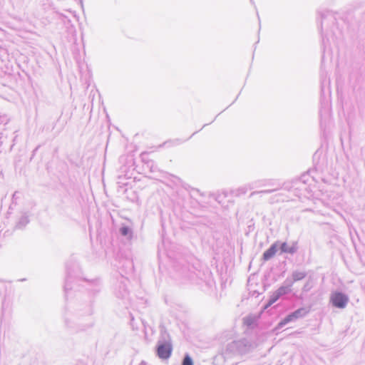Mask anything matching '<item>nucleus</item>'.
Returning <instances> with one entry per match:
<instances>
[{
  "label": "nucleus",
  "mask_w": 365,
  "mask_h": 365,
  "mask_svg": "<svg viewBox=\"0 0 365 365\" xmlns=\"http://www.w3.org/2000/svg\"><path fill=\"white\" fill-rule=\"evenodd\" d=\"M308 313V311L305 308H299L294 312L287 315L284 319H282L277 325L276 329H281L287 323L294 321L299 318L304 317Z\"/></svg>",
  "instance_id": "nucleus-4"
},
{
  "label": "nucleus",
  "mask_w": 365,
  "mask_h": 365,
  "mask_svg": "<svg viewBox=\"0 0 365 365\" xmlns=\"http://www.w3.org/2000/svg\"><path fill=\"white\" fill-rule=\"evenodd\" d=\"M279 297H280L274 292L269 299V304L271 305L274 304Z\"/></svg>",
  "instance_id": "nucleus-13"
},
{
  "label": "nucleus",
  "mask_w": 365,
  "mask_h": 365,
  "mask_svg": "<svg viewBox=\"0 0 365 365\" xmlns=\"http://www.w3.org/2000/svg\"><path fill=\"white\" fill-rule=\"evenodd\" d=\"M163 337H164V339H160L158 342L157 354L161 359H168L171 356L173 346L171 340L168 335L166 338L165 335H163Z\"/></svg>",
  "instance_id": "nucleus-2"
},
{
  "label": "nucleus",
  "mask_w": 365,
  "mask_h": 365,
  "mask_svg": "<svg viewBox=\"0 0 365 365\" xmlns=\"http://www.w3.org/2000/svg\"><path fill=\"white\" fill-rule=\"evenodd\" d=\"M280 250L283 253L294 254L297 252V247L294 245L289 246L287 242H283L281 244Z\"/></svg>",
  "instance_id": "nucleus-7"
},
{
  "label": "nucleus",
  "mask_w": 365,
  "mask_h": 365,
  "mask_svg": "<svg viewBox=\"0 0 365 365\" xmlns=\"http://www.w3.org/2000/svg\"><path fill=\"white\" fill-rule=\"evenodd\" d=\"M255 349V345L247 339L233 341L227 346V351L234 354H246Z\"/></svg>",
  "instance_id": "nucleus-1"
},
{
  "label": "nucleus",
  "mask_w": 365,
  "mask_h": 365,
  "mask_svg": "<svg viewBox=\"0 0 365 365\" xmlns=\"http://www.w3.org/2000/svg\"><path fill=\"white\" fill-rule=\"evenodd\" d=\"M314 285V282L312 277H309L304 285L302 287V291L304 292H307L310 291Z\"/></svg>",
  "instance_id": "nucleus-9"
},
{
  "label": "nucleus",
  "mask_w": 365,
  "mask_h": 365,
  "mask_svg": "<svg viewBox=\"0 0 365 365\" xmlns=\"http://www.w3.org/2000/svg\"><path fill=\"white\" fill-rule=\"evenodd\" d=\"M271 190H264V191H262L261 192H266V193H268V192H270Z\"/></svg>",
  "instance_id": "nucleus-16"
},
{
  "label": "nucleus",
  "mask_w": 365,
  "mask_h": 365,
  "mask_svg": "<svg viewBox=\"0 0 365 365\" xmlns=\"http://www.w3.org/2000/svg\"><path fill=\"white\" fill-rule=\"evenodd\" d=\"M9 119L7 116H0V131L4 129V126L8 123Z\"/></svg>",
  "instance_id": "nucleus-11"
},
{
  "label": "nucleus",
  "mask_w": 365,
  "mask_h": 365,
  "mask_svg": "<svg viewBox=\"0 0 365 365\" xmlns=\"http://www.w3.org/2000/svg\"><path fill=\"white\" fill-rule=\"evenodd\" d=\"M307 276V273L303 271H294L292 274V279H289V282H295L303 279Z\"/></svg>",
  "instance_id": "nucleus-8"
},
{
  "label": "nucleus",
  "mask_w": 365,
  "mask_h": 365,
  "mask_svg": "<svg viewBox=\"0 0 365 365\" xmlns=\"http://www.w3.org/2000/svg\"><path fill=\"white\" fill-rule=\"evenodd\" d=\"M80 4H81V7H83V0H80Z\"/></svg>",
  "instance_id": "nucleus-19"
},
{
  "label": "nucleus",
  "mask_w": 365,
  "mask_h": 365,
  "mask_svg": "<svg viewBox=\"0 0 365 365\" xmlns=\"http://www.w3.org/2000/svg\"><path fill=\"white\" fill-rule=\"evenodd\" d=\"M120 234L123 236H127L130 233V230L128 227H123L120 230Z\"/></svg>",
  "instance_id": "nucleus-14"
},
{
  "label": "nucleus",
  "mask_w": 365,
  "mask_h": 365,
  "mask_svg": "<svg viewBox=\"0 0 365 365\" xmlns=\"http://www.w3.org/2000/svg\"><path fill=\"white\" fill-rule=\"evenodd\" d=\"M245 322L247 324H250V320L245 319Z\"/></svg>",
  "instance_id": "nucleus-18"
},
{
  "label": "nucleus",
  "mask_w": 365,
  "mask_h": 365,
  "mask_svg": "<svg viewBox=\"0 0 365 365\" xmlns=\"http://www.w3.org/2000/svg\"><path fill=\"white\" fill-rule=\"evenodd\" d=\"M292 285L293 282H289V279L287 278L284 281V284L277 289L275 292L278 294V296L282 297V295H284L291 292V287Z\"/></svg>",
  "instance_id": "nucleus-6"
},
{
  "label": "nucleus",
  "mask_w": 365,
  "mask_h": 365,
  "mask_svg": "<svg viewBox=\"0 0 365 365\" xmlns=\"http://www.w3.org/2000/svg\"><path fill=\"white\" fill-rule=\"evenodd\" d=\"M255 187L253 186H249V187H247V186L245 187H242L239 189L240 191L242 192V193H246V192L247 191L248 189L251 190V189H253Z\"/></svg>",
  "instance_id": "nucleus-15"
},
{
  "label": "nucleus",
  "mask_w": 365,
  "mask_h": 365,
  "mask_svg": "<svg viewBox=\"0 0 365 365\" xmlns=\"http://www.w3.org/2000/svg\"><path fill=\"white\" fill-rule=\"evenodd\" d=\"M29 220L27 216H23L18 222L17 226L21 228L24 227L26 225L29 223Z\"/></svg>",
  "instance_id": "nucleus-12"
},
{
  "label": "nucleus",
  "mask_w": 365,
  "mask_h": 365,
  "mask_svg": "<svg viewBox=\"0 0 365 365\" xmlns=\"http://www.w3.org/2000/svg\"><path fill=\"white\" fill-rule=\"evenodd\" d=\"M182 365H194L193 361L188 354L185 355Z\"/></svg>",
  "instance_id": "nucleus-10"
},
{
  "label": "nucleus",
  "mask_w": 365,
  "mask_h": 365,
  "mask_svg": "<svg viewBox=\"0 0 365 365\" xmlns=\"http://www.w3.org/2000/svg\"><path fill=\"white\" fill-rule=\"evenodd\" d=\"M278 247H279V242H276L274 244H272L271 245V247L264 252L263 257H262L264 261H267V260L270 259L271 258H272L275 255V254L278 250Z\"/></svg>",
  "instance_id": "nucleus-5"
},
{
  "label": "nucleus",
  "mask_w": 365,
  "mask_h": 365,
  "mask_svg": "<svg viewBox=\"0 0 365 365\" xmlns=\"http://www.w3.org/2000/svg\"><path fill=\"white\" fill-rule=\"evenodd\" d=\"M245 322L247 324H250V320L245 319Z\"/></svg>",
  "instance_id": "nucleus-17"
},
{
  "label": "nucleus",
  "mask_w": 365,
  "mask_h": 365,
  "mask_svg": "<svg viewBox=\"0 0 365 365\" xmlns=\"http://www.w3.org/2000/svg\"><path fill=\"white\" fill-rule=\"evenodd\" d=\"M349 297L340 292H335L331 294L330 302L332 305L339 309H344L349 302Z\"/></svg>",
  "instance_id": "nucleus-3"
}]
</instances>
